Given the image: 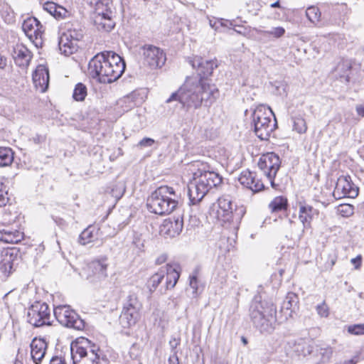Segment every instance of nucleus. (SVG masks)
<instances>
[{"label": "nucleus", "mask_w": 364, "mask_h": 364, "mask_svg": "<svg viewBox=\"0 0 364 364\" xmlns=\"http://www.w3.org/2000/svg\"><path fill=\"white\" fill-rule=\"evenodd\" d=\"M218 96L219 91L215 85L198 77L188 78L182 87L171 95L166 103L178 101L188 110L199 108L203 102L205 105H210Z\"/></svg>", "instance_id": "1"}, {"label": "nucleus", "mask_w": 364, "mask_h": 364, "mask_svg": "<svg viewBox=\"0 0 364 364\" xmlns=\"http://www.w3.org/2000/svg\"><path fill=\"white\" fill-rule=\"evenodd\" d=\"M126 68L121 56L112 51H105L95 55L89 62L90 77L100 83H111L118 80Z\"/></svg>", "instance_id": "2"}, {"label": "nucleus", "mask_w": 364, "mask_h": 364, "mask_svg": "<svg viewBox=\"0 0 364 364\" xmlns=\"http://www.w3.org/2000/svg\"><path fill=\"white\" fill-rule=\"evenodd\" d=\"M181 203V194L172 187L163 186L151 193L146 205L151 213L162 215L172 213Z\"/></svg>", "instance_id": "3"}, {"label": "nucleus", "mask_w": 364, "mask_h": 364, "mask_svg": "<svg viewBox=\"0 0 364 364\" xmlns=\"http://www.w3.org/2000/svg\"><path fill=\"white\" fill-rule=\"evenodd\" d=\"M276 314V306L272 302L262 301L259 296H255L250 307V316L254 326L260 332L273 331L277 321Z\"/></svg>", "instance_id": "4"}, {"label": "nucleus", "mask_w": 364, "mask_h": 364, "mask_svg": "<svg viewBox=\"0 0 364 364\" xmlns=\"http://www.w3.org/2000/svg\"><path fill=\"white\" fill-rule=\"evenodd\" d=\"M222 182V177L214 171L200 170L194 173L193 180L188 185L190 205H196L202 200L208 192Z\"/></svg>", "instance_id": "5"}, {"label": "nucleus", "mask_w": 364, "mask_h": 364, "mask_svg": "<svg viewBox=\"0 0 364 364\" xmlns=\"http://www.w3.org/2000/svg\"><path fill=\"white\" fill-rule=\"evenodd\" d=\"M99 350L90 340L82 338L70 347L73 364H107V360L97 354Z\"/></svg>", "instance_id": "6"}, {"label": "nucleus", "mask_w": 364, "mask_h": 364, "mask_svg": "<svg viewBox=\"0 0 364 364\" xmlns=\"http://www.w3.org/2000/svg\"><path fill=\"white\" fill-rule=\"evenodd\" d=\"M254 132L261 140H268L277 127L276 117L272 110L264 105L256 107L252 114Z\"/></svg>", "instance_id": "7"}, {"label": "nucleus", "mask_w": 364, "mask_h": 364, "mask_svg": "<svg viewBox=\"0 0 364 364\" xmlns=\"http://www.w3.org/2000/svg\"><path fill=\"white\" fill-rule=\"evenodd\" d=\"M95 7L94 23L99 31L109 32L114 27L112 0H85Z\"/></svg>", "instance_id": "8"}, {"label": "nucleus", "mask_w": 364, "mask_h": 364, "mask_svg": "<svg viewBox=\"0 0 364 364\" xmlns=\"http://www.w3.org/2000/svg\"><path fill=\"white\" fill-rule=\"evenodd\" d=\"M180 277L179 267L177 264H166L161 267L154 274L147 282V287L150 292L156 291L159 285L165 279V289L166 291L172 289L176 284Z\"/></svg>", "instance_id": "9"}, {"label": "nucleus", "mask_w": 364, "mask_h": 364, "mask_svg": "<svg viewBox=\"0 0 364 364\" xmlns=\"http://www.w3.org/2000/svg\"><path fill=\"white\" fill-rule=\"evenodd\" d=\"M215 207L218 220L230 223L234 228H238L243 211L241 210L240 213H237L235 210L233 212V204L229 196L220 197Z\"/></svg>", "instance_id": "10"}, {"label": "nucleus", "mask_w": 364, "mask_h": 364, "mask_svg": "<svg viewBox=\"0 0 364 364\" xmlns=\"http://www.w3.org/2000/svg\"><path fill=\"white\" fill-rule=\"evenodd\" d=\"M294 348V351L298 355H301L303 356H306L314 353V356L318 359V363L316 364H324L328 363L333 353V347L328 345H316L315 348H314L301 339L297 343H295Z\"/></svg>", "instance_id": "11"}, {"label": "nucleus", "mask_w": 364, "mask_h": 364, "mask_svg": "<svg viewBox=\"0 0 364 364\" xmlns=\"http://www.w3.org/2000/svg\"><path fill=\"white\" fill-rule=\"evenodd\" d=\"M53 313L56 320L62 326L76 330H82L85 327L84 321L69 306H58L54 308Z\"/></svg>", "instance_id": "12"}, {"label": "nucleus", "mask_w": 364, "mask_h": 364, "mask_svg": "<svg viewBox=\"0 0 364 364\" xmlns=\"http://www.w3.org/2000/svg\"><path fill=\"white\" fill-rule=\"evenodd\" d=\"M27 318L28 323L35 327L51 325L50 309L46 303L36 302L32 304Z\"/></svg>", "instance_id": "13"}, {"label": "nucleus", "mask_w": 364, "mask_h": 364, "mask_svg": "<svg viewBox=\"0 0 364 364\" xmlns=\"http://www.w3.org/2000/svg\"><path fill=\"white\" fill-rule=\"evenodd\" d=\"M279 157L273 152L263 154L258 161V166L274 186V178L280 167Z\"/></svg>", "instance_id": "14"}, {"label": "nucleus", "mask_w": 364, "mask_h": 364, "mask_svg": "<svg viewBox=\"0 0 364 364\" xmlns=\"http://www.w3.org/2000/svg\"><path fill=\"white\" fill-rule=\"evenodd\" d=\"M22 29L26 36L35 44L36 47L43 44L44 33L43 26L35 17H29L23 21Z\"/></svg>", "instance_id": "15"}, {"label": "nucleus", "mask_w": 364, "mask_h": 364, "mask_svg": "<svg viewBox=\"0 0 364 364\" xmlns=\"http://www.w3.org/2000/svg\"><path fill=\"white\" fill-rule=\"evenodd\" d=\"M142 50L144 63L150 68L156 69L164 65L166 57L163 50L151 45L144 46Z\"/></svg>", "instance_id": "16"}, {"label": "nucleus", "mask_w": 364, "mask_h": 364, "mask_svg": "<svg viewBox=\"0 0 364 364\" xmlns=\"http://www.w3.org/2000/svg\"><path fill=\"white\" fill-rule=\"evenodd\" d=\"M107 257L94 259L88 264L87 278L92 283H98L107 277Z\"/></svg>", "instance_id": "17"}, {"label": "nucleus", "mask_w": 364, "mask_h": 364, "mask_svg": "<svg viewBox=\"0 0 364 364\" xmlns=\"http://www.w3.org/2000/svg\"><path fill=\"white\" fill-rule=\"evenodd\" d=\"M333 195L336 199L345 197L354 198L358 195V188L351 182L350 176H340Z\"/></svg>", "instance_id": "18"}, {"label": "nucleus", "mask_w": 364, "mask_h": 364, "mask_svg": "<svg viewBox=\"0 0 364 364\" xmlns=\"http://www.w3.org/2000/svg\"><path fill=\"white\" fill-rule=\"evenodd\" d=\"M189 63L193 68L196 69L198 75L200 76L199 79L210 76L215 68L218 67L216 60H205L199 56H195L193 59L189 60Z\"/></svg>", "instance_id": "19"}, {"label": "nucleus", "mask_w": 364, "mask_h": 364, "mask_svg": "<svg viewBox=\"0 0 364 364\" xmlns=\"http://www.w3.org/2000/svg\"><path fill=\"white\" fill-rule=\"evenodd\" d=\"M183 228V217L180 215L177 217L174 216L173 218L164 220L160 227V232L161 234L166 236L174 237L181 232Z\"/></svg>", "instance_id": "20"}, {"label": "nucleus", "mask_w": 364, "mask_h": 364, "mask_svg": "<svg viewBox=\"0 0 364 364\" xmlns=\"http://www.w3.org/2000/svg\"><path fill=\"white\" fill-rule=\"evenodd\" d=\"M238 181L242 186L251 190L253 193H257L264 188L262 182L257 177L256 173L252 172L248 169L244 170L240 173Z\"/></svg>", "instance_id": "21"}, {"label": "nucleus", "mask_w": 364, "mask_h": 364, "mask_svg": "<svg viewBox=\"0 0 364 364\" xmlns=\"http://www.w3.org/2000/svg\"><path fill=\"white\" fill-rule=\"evenodd\" d=\"M47 343L43 338H34L31 344V358L34 364H40L46 355Z\"/></svg>", "instance_id": "22"}, {"label": "nucleus", "mask_w": 364, "mask_h": 364, "mask_svg": "<svg viewBox=\"0 0 364 364\" xmlns=\"http://www.w3.org/2000/svg\"><path fill=\"white\" fill-rule=\"evenodd\" d=\"M16 256L17 253L14 249H6L1 252L0 271L4 277H8L11 274Z\"/></svg>", "instance_id": "23"}, {"label": "nucleus", "mask_w": 364, "mask_h": 364, "mask_svg": "<svg viewBox=\"0 0 364 364\" xmlns=\"http://www.w3.org/2000/svg\"><path fill=\"white\" fill-rule=\"evenodd\" d=\"M33 80L35 86L42 92L46 91L49 84V73L48 68L42 65L37 67L33 74Z\"/></svg>", "instance_id": "24"}, {"label": "nucleus", "mask_w": 364, "mask_h": 364, "mask_svg": "<svg viewBox=\"0 0 364 364\" xmlns=\"http://www.w3.org/2000/svg\"><path fill=\"white\" fill-rule=\"evenodd\" d=\"M318 211L312 206L301 204L299 205V219L303 224V231L311 228V223L315 215H318Z\"/></svg>", "instance_id": "25"}, {"label": "nucleus", "mask_w": 364, "mask_h": 364, "mask_svg": "<svg viewBox=\"0 0 364 364\" xmlns=\"http://www.w3.org/2000/svg\"><path fill=\"white\" fill-rule=\"evenodd\" d=\"M78 46L75 40L69 38L68 34L63 33L59 41V49L65 55H70L77 50Z\"/></svg>", "instance_id": "26"}, {"label": "nucleus", "mask_w": 364, "mask_h": 364, "mask_svg": "<svg viewBox=\"0 0 364 364\" xmlns=\"http://www.w3.org/2000/svg\"><path fill=\"white\" fill-rule=\"evenodd\" d=\"M43 9L56 19H64L70 15L66 9L53 2H46Z\"/></svg>", "instance_id": "27"}, {"label": "nucleus", "mask_w": 364, "mask_h": 364, "mask_svg": "<svg viewBox=\"0 0 364 364\" xmlns=\"http://www.w3.org/2000/svg\"><path fill=\"white\" fill-rule=\"evenodd\" d=\"M139 310L123 309L119 316V322L124 328H129L137 321Z\"/></svg>", "instance_id": "28"}, {"label": "nucleus", "mask_w": 364, "mask_h": 364, "mask_svg": "<svg viewBox=\"0 0 364 364\" xmlns=\"http://www.w3.org/2000/svg\"><path fill=\"white\" fill-rule=\"evenodd\" d=\"M100 229L94 225H89L80 235L78 242L82 245H86L96 240L98 237Z\"/></svg>", "instance_id": "29"}, {"label": "nucleus", "mask_w": 364, "mask_h": 364, "mask_svg": "<svg viewBox=\"0 0 364 364\" xmlns=\"http://www.w3.org/2000/svg\"><path fill=\"white\" fill-rule=\"evenodd\" d=\"M14 58L19 67H27L31 59V53L26 48L19 47L15 49Z\"/></svg>", "instance_id": "30"}, {"label": "nucleus", "mask_w": 364, "mask_h": 364, "mask_svg": "<svg viewBox=\"0 0 364 364\" xmlns=\"http://www.w3.org/2000/svg\"><path fill=\"white\" fill-rule=\"evenodd\" d=\"M21 238V233L18 230H11L8 228L0 230V241L6 243H17Z\"/></svg>", "instance_id": "31"}, {"label": "nucleus", "mask_w": 364, "mask_h": 364, "mask_svg": "<svg viewBox=\"0 0 364 364\" xmlns=\"http://www.w3.org/2000/svg\"><path fill=\"white\" fill-rule=\"evenodd\" d=\"M293 130L298 134H304L307 131V124L305 119L300 114L292 117Z\"/></svg>", "instance_id": "32"}, {"label": "nucleus", "mask_w": 364, "mask_h": 364, "mask_svg": "<svg viewBox=\"0 0 364 364\" xmlns=\"http://www.w3.org/2000/svg\"><path fill=\"white\" fill-rule=\"evenodd\" d=\"M287 207V199L284 196L274 198L269 204V208L272 213L279 212L286 209Z\"/></svg>", "instance_id": "33"}, {"label": "nucleus", "mask_w": 364, "mask_h": 364, "mask_svg": "<svg viewBox=\"0 0 364 364\" xmlns=\"http://www.w3.org/2000/svg\"><path fill=\"white\" fill-rule=\"evenodd\" d=\"M13 151L8 147H0V166H6L13 161Z\"/></svg>", "instance_id": "34"}, {"label": "nucleus", "mask_w": 364, "mask_h": 364, "mask_svg": "<svg viewBox=\"0 0 364 364\" xmlns=\"http://www.w3.org/2000/svg\"><path fill=\"white\" fill-rule=\"evenodd\" d=\"M87 95V87L82 82H78L73 90V97L75 101H84Z\"/></svg>", "instance_id": "35"}, {"label": "nucleus", "mask_w": 364, "mask_h": 364, "mask_svg": "<svg viewBox=\"0 0 364 364\" xmlns=\"http://www.w3.org/2000/svg\"><path fill=\"white\" fill-rule=\"evenodd\" d=\"M298 304V297L296 294L292 292H289L287 294L284 301H283L282 309H293L294 310Z\"/></svg>", "instance_id": "36"}, {"label": "nucleus", "mask_w": 364, "mask_h": 364, "mask_svg": "<svg viewBox=\"0 0 364 364\" xmlns=\"http://www.w3.org/2000/svg\"><path fill=\"white\" fill-rule=\"evenodd\" d=\"M210 26L216 31L222 32L225 28L233 26L232 23L225 19L210 20Z\"/></svg>", "instance_id": "37"}, {"label": "nucleus", "mask_w": 364, "mask_h": 364, "mask_svg": "<svg viewBox=\"0 0 364 364\" xmlns=\"http://www.w3.org/2000/svg\"><path fill=\"white\" fill-rule=\"evenodd\" d=\"M321 12L318 8L316 6H310L306 11V16L308 19L313 23L316 24L320 21Z\"/></svg>", "instance_id": "38"}, {"label": "nucleus", "mask_w": 364, "mask_h": 364, "mask_svg": "<svg viewBox=\"0 0 364 364\" xmlns=\"http://www.w3.org/2000/svg\"><path fill=\"white\" fill-rule=\"evenodd\" d=\"M141 304L134 294L129 295L123 309L140 310Z\"/></svg>", "instance_id": "39"}, {"label": "nucleus", "mask_w": 364, "mask_h": 364, "mask_svg": "<svg viewBox=\"0 0 364 364\" xmlns=\"http://www.w3.org/2000/svg\"><path fill=\"white\" fill-rule=\"evenodd\" d=\"M338 213L343 217L348 218L354 213V207L350 204H341L338 206Z\"/></svg>", "instance_id": "40"}, {"label": "nucleus", "mask_w": 364, "mask_h": 364, "mask_svg": "<svg viewBox=\"0 0 364 364\" xmlns=\"http://www.w3.org/2000/svg\"><path fill=\"white\" fill-rule=\"evenodd\" d=\"M9 200V193L6 186L0 181V206H5Z\"/></svg>", "instance_id": "41"}, {"label": "nucleus", "mask_w": 364, "mask_h": 364, "mask_svg": "<svg viewBox=\"0 0 364 364\" xmlns=\"http://www.w3.org/2000/svg\"><path fill=\"white\" fill-rule=\"evenodd\" d=\"M348 332L351 335H364V323L353 324L347 326Z\"/></svg>", "instance_id": "42"}, {"label": "nucleus", "mask_w": 364, "mask_h": 364, "mask_svg": "<svg viewBox=\"0 0 364 364\" xmlns=\"http://www.w3.org/2000/svg\"><path fill=\"white\" fill-rule=\"evenodd\" d=\"M141 348L139 345L134 343L129 348V356L133 360H137L141 355Z\"/></svg>", "instance_id": "43"}, {"label": "nucleus", "mask_w": 364, "mask_h": 364, "mask_svg": "<svg viewBox=\"0 0 364 364\" xmlns=\"http://www.w3.org/2000/svg\"><path fill=\"white\" fill-rule=\"evenodd\" d=\"M132 245L136 254L139 255V253L144 252V240L140 237H135Z\"/></svg>", "instance_id": "44"}, {"label": "nucleus", "mask_w": 364, "mask_h": 364, "mask_svg": "<svg viewBox=\"0 0 364 364\" xmlns=\"http://www.w3.org/2000/svg\"><path fill=\"white\" fill-rule=\"evenodd\" d=\"M317 313L321 317L326 318L329 314V309L325 302H323L321 304L318 305L316 307Z\"/></svg>", "instance_id": "45"}, {"label": "nucleus", "mask_w": 364, "mask_h": 364, "mask_svg": "<svg viewBox=\"0 0 364 364\" xmlns=\"http://www.w3.org/2000/svg\"><path fill=\"white\" fill-rule=\"evenodd\" d=\"M265 33L272 35L275 38H280L284 34L285 29L283 27H276L273 28L270 31H265Z\"/></svg>", "instance_id": "46"}, {"label": "nucleus", "mask_w": 364, "mask_h": 364, "mask_svg": "<svg viewBox=\"0 0 364 364\" xmlns=\"http://www.w3.org/2000/svg\"><path fill=\"white\" fill-rule=\"evenodd\" d=\"M155 143L154 139L149 138V137H144L138 143L137 146L140 147H150Z\"/></svg>", "instance_id": "47"}, {"label": "nucleus", "mask_w": 364, "mask_h": 364, "mask_svg": "<svg viewBox=\"0 0 364 364\" xmlns=\"http://www.w3.org/2000/svg\"><path fill=\"white\" fill-rule=\"evenodd\" d=\"M66 34H68L69 38L72 40H75L76 44H77V42L82 38V33L76 31H69Z\"/></svg>", "instance_id": "48"}, {"label": "nucleus", "mask_w": 364, "mask_h": 364, "mask_svg": "<svg viewBox=\"0 0 364 364\" xmlns=\"http://www.w3.org/2000/svg\"><path fill=\"white\" fill-rule=\"evenodd\" d=\"M198 279H197V277L196 275H192L190 277V282H189V284H190V287L193 289V294H197L198 292Z\"/></svg>", "instance_id": "49"}, {"label": "nucleus", "mask_w": 364, "mask_h": 364, "mask_svg": "<svg viewBox=\"0 0 364 364\" xmlns=\"http://www.w3.org/2000/svg\"><path fill=\"white\" fill-rule=\"evenodd\" d=\"M180 344V340L179 339H176L175 338H172L169 341V345H170V347H171V353L172 354H174V353L176 354H177V347L178 346V345Z\"/></svg>", "instance_id": "50"}, {"label": "nucleus", "mask_w": 364, "mask_h": 364, "mask_svg": "<svg viewBox=\"0 0 364 364\" xmlns=\"http://www.w3.org/2000/svg\"><path fill=\"white\" fill-rule=\"evenodd\" d=\"M50 364H66V363L64 358L58 356H55L50 359Z\"/></svg>", "instance_id": "51"}, {"label": "nucleus", "mask_w": 364, "mask_h": 364, "mask_svg": "<svg viewBox=\"0 0 364 364\" xmlns=\"http://www.w3.org/2000/svg\"><path fill=\"white\" fill-rule=\"evenodd\" d=\"M355 110L359 116L364 117V102L363 104L357 105Z\"/></svg>", "instance_id": "52"}, {"label": "nucleus", "mask_w": 364, "mask_h": 364, "mask_svg": "<svg viewBox=\"0 0 364 364\" xmlns=\"http://www.w3.org/2000/svg\"><path fill=\"white\" fill-rule=\"evenodd\" d=\"M168 364H179V360L177 354H171L168 358Z\"/></svg>", "instance_id": "53"}, {"label": "nucleus", "mask_w": 364, "mask_h": 364, "mask_svg": "<svg viewBox=\"0 0 364 364\" xmlns=\"http://www.w3.org/2000/svg\"><path fill=\"white\" fill-rule=\"evenodd\" d=\"M351 262L355 264V269H358L361 264V256H358L351 259Z\"/></svg>", "instance_id": "54"}, {"label": "nucleus", "mask_w": 364, "mask_h": 364, "mask_svg": "<svg viewBox=\"0 0 364 364\" xmlns=\"http://www.w3.org/2000/svg\"><path fill=\"white\" fill-rule=\"evenodd\" d=\"M6 58L0 54V69H4L6 66Z\"/></svg>", "instance_id": "55"}, {"label": "nucleus", "mask_w": 364, "mask_h": 364, "mask_svg": "<svg viewBox=\"0 0 364 364\" xmlns=\"http://www.w3.org/2000/svg\"><path fill=\"white\" fill-rule=\"evenodd\" d=\"M166 260V255H161L156 259V264H161L162 263L165 262Z\"/></svg>", "instance_id": "56"}, {"label": "nucleus", "mask_w": 364, "mask_h": 364, "mask_svg": "<svg viewBox=\"0 0 364 364\" xmlns=\"http://www.w3.org/2000/svg\"><path fill=\"white\" fill-rule=\"evenodd\" d=\"M356 363H357V360L354 358H352L348 360H345L343 363H341V364H356Z\"/></svg>", "instance_id": "57"}, {"label": "nucleus", "mask_w": 364, "mask_h": 364, "mask_svg": "<svg viewBox=\"0 0 364 364\" xmlns=\"http://www.w3.org/2000/svg\"><path fill=\"white\" fill-rule=\"evenodd\" d=\"M356 363H357V360L354 358H352L348 360H345L343 363H341V364H356Z\"/></svg>", "instance_id": "58"}, {"label": "nucleus", "mask_w": 364, "mask_h": 364, "mask_svg": "<svg viewBox=\"0 0 364 364\" xmlns=\"http://www.w3.org/2000/svg\"><path fill=\"white\" fill-rule=\"evenodd\" d=\"M271 7H272V8H279V7H280L279 1H276V2L273 3V4H271Z\"/></svg>", "instance_id": "59"}, {"label": "nucleus", "mask_w": 364, "mask_h": 364, "mask_svg": "<svg viewBox=\"0 0 364 364\" xmlns=\"http://www.w3.org/2000/svg\"><path fill=\"white\" fill-rule=\"evenodd\" d=\"M242 341L244 343H247V340L245 338H242Z\"/></svg>", "instance_id": "60"}, {"label": "nucleus", "mask_w": 364, "mask_h": 364, "mask_svg": "<svg viewBox=\"0 0 364 364\" xmlns=\"http://www.w3.org/2000/svg\"><path fill=\"white\" fill-rule=\"evenodd\" d=\"M160 291H161V294H164V292L162 291L161 289H160Z\"/></svg>", "instance_id": "61"}]
</instances>
